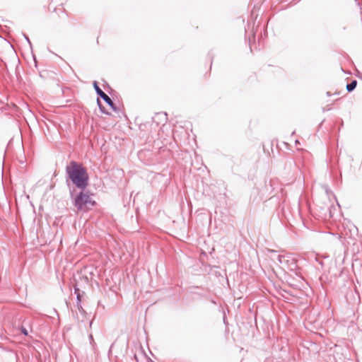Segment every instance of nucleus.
I'll return each mask as SVG.
<instances>
[{"mask_svg": "<svg viewBox=\"0 0 362 362\" xmlns=\"http://www.w3.org/2000/svg\"><path fill=\"white\" fill-rule=\"evenodd\" d=\"M67 177L76 187L84 189L88 185V175L86 169L74 160L70 162L66 168Z\"/></svg>", "mask_w": 362, "mask_h": 362, "instance_id": "obj_1", "label": "nucleus"}, {"mask_svg": "<svg viewBox=\"0 0 362 362\" xmlns=\"http://www.w3.org/2000/svg\"><path fill=\"white\" fill-rule=\"evenodd\" d=\"M95 204V202L92 200L90 197L83 192L78 193L74 199V205L78 210L85 209L88 208L89 206H93Z\"/></svg>", "mask_w": 362, "mask_h": 362, "instance_id": "obj_2", "label": "nucleus"}, {"mask_svg": "<svg viewBox=\"0 0 362 362\" xmlns=\"http://www.w3.org/2000/svg\"><path fill=\"white\" fill-rule=\"evenodd\" d=\"M93 87L95 88V90L96 92V93L100 96L103 100L104 101L115 111V112H118L119 111V109L115 107L114 103L112 102V100L110 99V98L107 95L105 94L100 88V87L98 86V83L96 81H94L93 82Z\"/></svg>", "mask_w": 362, "mask_h": 362, "instance_id": "obj_3", "label": "nucleus"}, {"mask_svg": "<svg viewBox=\"0 0 362 362\" xmlns=\"http://www.w3.org/2000/svg\"><path fill=\"white\" fill-rule=\"evenodd\" d=\"M327 165L330 169L331 173L334 175L338 168V160H329V163H327Z\"/></svg>", "mask_w": 362, "mask_h": 362, "instance_id": "obj_4", "label": "nucleus"}, {"mask_svg": "<svg viewBox=\"0 0 362 362\" xmlns=\"http://www.w3.org/2000/svg\"><path fill=\"white\" fill-rule=\"evenodd\" d=\"M286 269L291 272H294L295 274L298 275L297 270L299 269V267H298L297 263L294 258H293L292 259L290 260V264L287 267Z\"/></svg>", "mask_w": 362, "mask_h": 362, "instance_id": "obj_5", "label": "nucleus"}, {"mask_svg": "<svg viewBox=\"0 0 362 362\" xmlns=\"http://www.w3.org/2000/svg\"><path fill=\"white\" fill-rule=\"evenodd\" d=\"M272 253H274L273 259H276L279 263L281 264V266L283 264V263H285L286 259V255H278L276 254V252L274 250H271Z\"/></svg>", "mask_w": 362, "mask_h": 362, "instance_id": "obj_6", "label": "nucleus"}, {"mask_svg": "<svg viewBox=\"0 0 362 362\" xmlns=\"http://www.w3.org/2000/svg\"><path fill=\"white\" fill-rule=\"evenodd\" d=\"M357 85V81L356 80L352 81L350 83L346 85V90L348 92H351L354 90Z\"/></svg>", "mask_w": 362, "mask_h": 362, "instance_id": "obj_7", "label": "nucleus"}, {"mask_svg": "<svg viewBox=\"0 0 362 362\" xmlns=\"http://www.w3.org/2000/svg\"><path fill=\"white\" fill-rule=\"evenodd\" d=\"M293 257L288 256V255H286V259H285V263H283V264L281 265V267L284 268V269L287 268V267L290 264V260L292 259Z\"/></svg>", "mask_w": 362, "mask_h": 362, "instance_id": "obj_8", "label": "nucleus"}, {"mask_svg": "<svg viewBox=\"0 0 362 362\" xmlns=\"http://www.w3.org/2000/svg\"><path fill=\"white\" fill-rule=\"evenodd\" d=\"M76 307L78 308V310L81 313H85V310H83V308H82L81 306V302H77L76 303Z\"/></svg>", "mask_w": 362, "mask_h": 362, "instance_id": "obj_9", "label": "nucleus"}, {"mask_svg": "<svg viewBox=\"0 0 362 362\" xmlns=\"http://www.w3.org/2000/svg\"><path fill=\"white\" fill-rule=\"evenodd\" d=\"M98 105L99 108L102 112L107 114V112L105 110V107L100 104L99 99H98Z\"/></svg>", "mask_w": 362, "mask_h": 362, "instance_id": "obj_10", "label": "nucleus"}, {"mask_svg": "<svg viewBox=\"0 0 362 362\" xmlns=\"http://www.w3.org/2000/svg\"><path fill=\"white\" fill-rule=\"evenodd\" d=\"M21 332L25 336H28V332L27 329L25 327H24L23 326H21Z\"/></svg>", "mask_w": 362, "mask_h": 362, "instance_id": "obj_11", "label": "nucleus"}, {"mask_svg": "<svg viewBox=\"0 0 362 362\" xmlns=\"http://www.w3.org/2000/svg\"><path fill=\"white\" fill-rule=\"evenodd\" d=\"M81 300H82V296H81V293H76V300H77V302H81Z\"/></svg>", "mask_w": 362, "mask_h": 362, "instance_id": "obj_12", "label": "nucleus"}, {"mask_svg": "<svg viewBox=\"0 0 362 362\" xmlns=\"http://www.w3.org/2000/svg\"><path fill=\"white\" fill-rule=\"evenodd\" d=\"M74 293L76 295L77 293H80V289L76 286L74 287Z\"/></svg>", "mask_w": 362, "mask_h": 362, "instance_id": "obj_13", "label": "nucleus"}, {"mask_svg": "<svg viewBox=\"0 0 362 362\" xmlns=\"http://www.w3.org/2000/svg\"><path fill=\"white\" fill-rule=\"evenodd\" d=\"M282 214L284 216V218L288 221V217H287V216L286 214V212H285L284 209H282Z\"/></svg>", "mask_w": 362, "mask_h": 362, "instance_id": "obj_14", "label": "nucleus"}, {"mask_svg": "<svg viewBox=\"0 0 362 362\" xmlns=\"http://www.w3.org/2000/svg\"><path fill=\"white\" fill-rule=\"evenodd\" d=\"M89 339H90V341H93V335H92V334H90V335H89Z\"/></svg>", "mask_w": 362, "mask_h": 362, "instance_id": "obj_15", "label": "nucleus"}, {"mask_svg": "<svg viewBox=\"0 0 362 362\" xmlns=\"http://www.w3.org/2000/svg\"><path fill=\"white\" fill-rule=\"evenodd\" d=\"M25 37L26 40L28 41V42L30 45H31V42H30V41L29 38H28L27 36H25Z\"/></svg>", "mask_w": 362, "mask_h": 362, "instance_id": "obj_16", "label": "nucleus"}, {"mask_svg": "<svg viewBox=\"0 0 362 362\" xmlns=\"http://www.w3.org/2000/svg\"><path fill=\"white\" fill-rule=\"evenodd\" d=\"M317 262H319V263L322 265V261H319L317 259H316Z\"/></svg>", "mask_w": 362, "mask_h": 362, "instance_id": "obj_17", "label": "nucleus"}, {"mask_svg": "<svg viewBox=\"0 0 362 362\" xmlns=\"http://www.w3.org/2000/svg\"><path fill=\"white\" fill-rule=\"evenodd\" d=\"M5 160H3V162H2V166L4 167V164H5Z\"/></svg>", "mask_w": 362, "mask_h": 362, "instance_id": "obj_18", "label": "nucleus"}]
</instances>
